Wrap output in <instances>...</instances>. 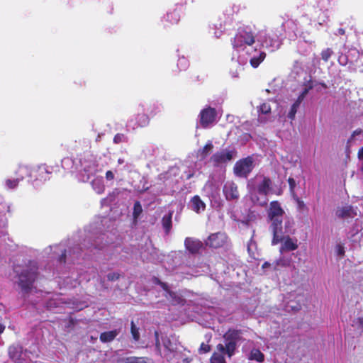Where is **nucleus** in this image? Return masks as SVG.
<instances>
[{
    "instance_id": "c756f323",
    "label": "nucleus",
    "mask_w": 363,
    "mask_h": 363,
    "mask_svg": "<svg viewBox=\"0 0 363 363\" xmlns=\"http://www.w3.org/2000/svg\"><path fill=\"white\" fill-rule=\"evenodd\" d=\"M167 21H169L172 23H177L179 21V12L174 11L172 13H169L167 15Z\"/></svg>"
},
{
    "instance_id": "7ed1b4c3",
    "label": "nucleus",
    "mask_w": 363,
    "mask_h": 363,
    "mask_svg": "<svg viewBox=\"0 0 363 363\" xmlns=\"http://www.w3.org/2000/svg\"><path fill=\"white\" fill-rule=\"evenodd\" d=\"M271 180L264 176H257L250 181L249 186L250 196L252 203L259 206L267 204L268 199L267 195L271 192Z\"/></svg>"
},
{
    "instance_id": "473e14b6",
    "label": "nucleus",
    "mask_w": 363,
    "mask_h": 363,
    "mask_svg": "<svg viewBox=\"0 0 363 363\" xmlns=\"http://www.w3.org/2000/svg\"><path fill=\"white\" fill-rule=\"evenodd\" d=\"M213 144L211 142H208L202 149L201 153L203 157H206L207 155H208L213 150Z\"/></svg>"
},
{
    "instance_id": "ddd939ff",
    "label": "nucleus",
    "mask_w": 363,
    "mask_h": 363,
    "mask_svg": "<svg viewBox=\"0 0 363 363\" xmlns=\"http://www.w3.org/2000/svg\"><path fill=\"white\" fill-rule=\"evenodd\" d=\"M223 192L228 200L235 199L238 197V188L233 182H226L223 187Z\"/></svg>"
},
{
    "instance_id": "dca6fc26",
    "label": "nucleus",
    "mask_w": 363,
    "mask_h": 363,
    "mask_svg": "<svg viewBox=\"0 0 363 363\" xmlns=\"http://www.w3.org/2000/svg\"><path fill=\"white\" fill-rule=\"evenodd\" d=\"M336 216L339 218L353 217L356 213L352 207L346 206L340 207L336 210Z\"/></svg>"
},
{
    "instance_id": "9d476101",
    "label": "nucleus",
    "mask_w": 363,
    "mask_h": 363,
    "mask_svg": "<svg viewBox=\"0 0 363 363\" xmlns=\"http://www.w3.org/2000/svg\"><path fill=\"white\" fill-rule=\"evenodd\" d=\"M226 239V235L223 233H214L208 238L206 245L212 247H220L225 244Z\"/></svg>"
},
{
    "instance_id": "9b49d317",
    "label": "nucleus",
    "mask_w": 363,
    "mask_h": 363,
    "mask_svg": "<svg viewBox=\"0 0 363 363\" xmlns=\"http://www.w3.org/2000/svg\"><path fill=\"white\" fill-rule=\"evenodd\" d=\"M49 174H50V171L45 164H40L33 167V177H35L36 179L46 180L48 179Z\"/></svg>"
},
{
    "instance_id": "1a4fd4ad",
    "label": "nucleus",
    "mask_w": 363,
    "mask_h": 363,
    "mask_svg": "<svg viewBox=\"0 0 363 363\" xmlns=\"http://www.w3.org/2000/svg\"><path fill=\"white\" fill-rule=\"evenodd\" d=\"M217 113L213 108L208 107L201 111L200 123L203 128H207L209 125L216 121Z\"/></svg>"
},
{
    "instance_id": "a211bd4d",
    "label": "nucleus",
    "mask_w": 363,
    "mask_h": 363,
    "mask_svg": "<svg viewBox=\"0 0 363 363\" xmlns=\"http://www.w3.org/2000/svg\"><path fill=\"white\" fill-rule=\"evenodd\" d=\"M294 220L292 218L286 217L284 221V230L280 232L279 235L284 234H293L294 233Z\"/></svg>"
},
{
    "instance_id": "423d86ee",
    "label": "nucleus",
    "mask_w": 363,
    "mask_h": 363,
    "mask_svg": "<svg viewBox=\"0 0 363 363\" xmlns=\"http://www.w3.org/2000/svg\"><path fill=\"white\" fill-rule=\"evenodd\" d=\"M254 167L253 160L251 157L240 160L233 168L234 173L240 177H246Z\"/></svg>"
},
{
    "instance_id": "e433bc0d",
    "label": "nucleus",
    "mask_w": 363,
    "mask_h": 363,
    "mask_svg": "<svg viewBox=\"0 0 363 363\" xmlns=\"http://www.w3.org/2000/svg\"><path fill=\"white\" fill-rule=\"evenodd\" d=\"M131 333H132L133 339L135 341H138L140 338V334L138 332V329L136 328L133 321L131 322Z\"/></svg>"
},
{
    "instance_id": "f3484780",
    "label": "nucleus",
    "mask_w": 363,
    "mask_h": 363,
    "mask_svg": "<svg viewBox=\"0 0 363 363\" xmlns=\"http://www.w3.org/2000/svg\"><path fill=\"white\" fill-rule=\"evenodd\" d=\"M203 191L208 196H215L218 191V187L213 181H208L203 186Z\"/></svg>"
},
{
    "instance_id": "ea45409f",
    "label": "nucleus",
    "mask_w": 363,
    "mask_h": 363,
    "mask_svg": "<svg viewBox=\"0 0 363 363\" xmlns=\"http://www.w3.org/2000/svg\"><path fill=\"white\" fill-rule=\"evenodd\" d=\"M335 252L337 255H339L340 257L344 256V255H345L344 246L340 244L337 245V246L335 247Z\"/></svg>"
},
{
    "instance_id": "aec40b11",
    "label": "nucleus",
    "mask_w": 363,
    "mask_h": 363,
    "mask_svg": "<svg viewBox=\"0 0 363 363\" xmlns=\"http://www.w3.org/2000/svg\"><path fill=\"white\" fill-rule=\"evenodd\" d=\"M191 206L194 211L197 213L203 211L206 207L205 203L197 196H194L191 201Z\"/></svg>"
},
{
    "instance_id": "6e6552de",
    "label": "nucleus",
    "mask_w": 363,
    "mask_h": 363,
    "mask_svg": "<svg viewBox=\"0 0 363 363\" xmlns=\"http://www.w3.org/2000/svg\"><path fill=\"white\" fill-rule=\"evenodd\" d=\"M279 242H281L279 250L281 253L296 250L298 247V240L295 238H291L289 235L281 236V235L279 234V241L275 245Z\"/></svg>"
},
{
    "instance_id": "f704fd0d",
    "label": "nucleus",
    "mask_w": 363,
    "mask_h": 363,
    "mask_svg": "<svg viewBox=\"0 0 363 363\" xmlns=\"http://www.w3.org/2000/svg\"><path fill=\"white\" fill-rule=\"evenodd\" d=\"M293 199L296 203L298 210L301 211L306 208V204L304 201L299 198L298 195L293 196Z\"/></svg>"
},
{
    "instance_id": "bb28decb",
    "label": "nucleus",
    "mask_w": 363,
    "mask_h": 363,
    "mask_svg": "<svg viewBox=\"0 0 363 363\" xmlns=\"http://www.w3.org/2000/svg\"><path fill=\"white\" fill-rule=\"evenodd\" d=\"M136 121L138 126H145L148 124L149 118L148 116L144 113L138 114L136 117Z\"/></svg>"
},
{
    "instance_id": "de8ad7c7",
    "label": "nucleus",
    "mask_w": 363,
    "mask_h": 363,
    "mask_svg": "<svg viewBox=\"0 0 363 363\" xmlns=\"http://www.w3.org/2000/svg\"><path fill=\"white\" fill-rule=\"evenodd\" d=\"M289 307H290L291 308V310H293V311H297L301 308V306L300 305H297V306L291 305Z\"/></svg>"
},
{
    "instance_id": "4be33fe9",
    "label": "nucleus",
    "mask_w": 363,
    "mask_h": 363,
    "mask_svg": "<svg viewBox=\"0 0 363 363\" xmlns=\"http://www.w3.org/2000/svg\"><path fill=\"white\" fill-rule=\"evenodd\" d=\"M165 291V296L167 297V300L172 302V304H177L180 303L182 301V298L177 295L174 292L168 291L167 289H164Z\"/></svg>"
},
{
    "instance_id": "cd10ccee",
    "label": "nucleus",
    "mask_w": 363,
    "mask_h": 363,
    "mask_svg": "<svg viewBox=\"0 0 363 363\" xmlns=\"http://www.w3.org/2000/svg\"><path fill=\"white\" fill-rule=\"evenodd\" d=\"M257 111L259 114H269L271 112V106L268 102H264L257 108Z\"/></svg>"
},
{
    "instance_id": "20e7f679",
    "label": "nucleus",
    "mask_w": 363,
    "mask_h": 363,
    "mask_svg": "<svg viewBox=\"0 0 363 363\" xmlns=\"http://www.w3.org/2000/svg\"><path fill=\"white\" fill-rule=\"evenodd\" d=\"M284 211L278 201H272L270 203L268 209V217L272 222V228L274 233L272 244L275 245L279 241V233L282 228V217Z\"/></svg>"
},
{
    "instance_id": "f03ea898",
    "label": "nucleus",
    "mask_w": 363,
    "mask_h": 363,
    "mask_svg": "<svg viewBox=\"0 0 363 363\" xmlns=\"http://www.w3.org/2000/svg\"><path fill=\"white\" fill-rule=\"evenodd\" d=\"M240 333L235 330H229L223 336L224 344H218L213 353L211 363H225V355L231 357L235 354Z\"/></svg>"
},
{
    "instance_id": "2f4dec72",
    "label": "nucleus",
    "mask_w": 363,
    "mask_h": 363,
    "mask_svg": "<svg viewBox=\"0 0 363 363\" xmlns=\"http://www.w3.org/2000/svg\"><path fill=\"white\" fill-rule=\"evenodd\" d=\"M352 325L359 332H363V318H358L354 320Z\"/></svg>"
},
{
    "instance_id": "0eeeda50",
    "label": "nucleus",
    "mask_w": 363,
    "mask_h": 363,
    "mask_svg": "<svg viewBox=\"0 0 363 363\" xmlns=\"http://www.w3.org/2000/svg\"><path fill=\"white\" fill-rule=\"evenodd\" d=\"M236 157V151L235 150H223L215 153L211 157V162L214 166H220L225 164Z\"/></svg>"
},
{
    "instance_id": "5701e85b",
    "label": "nucleus",
    "mask_w": 363,
    "mask_h": 363,
    "mask_svg": "<svg viewBox=\"0 0 363 363\" xmlns=\"http://www.w3.org/2000/svg\"><path fill=\"white\" fill-rule=\"evenodd\" d=\"M118 335L116 330L108 331L103 333L100 336V340L104 342H107L113 340Z\"/></svg>"
},
{
    "instance_id": "a18cd8bd",
    "label": "nucleus",
    "mask_w": 363,
    "mask_h": 363,
    "mask_svg": "<svg viewBox=\"0 0 363 363\" xmlns=\"http://www.w3.org/2000/svg\"><path fill=\"white\" fill-rule=\"evenodd\" d=\"M118 277H119V275L116 273L109 274L108 275V279L109 280H115V279H118Z\"/></svg>"
},
{
    "instance_id": "09e8293b",
    "label": "nucleus",
    "mask_w": 363,
    "mask_h": 363,
    "mask_svg": "<svg viewBox=\"0 0 363 363\" xmlns=\"http://www.w3.org/2000/svg\"><path fill=\"white\" fill-rule=\"evenodd\" d=\"M121 137L120 135H116L113 139L114 142L116 143H118L121 140Z\"/></svg>"
},
{
    "instance_id": "37998d69",
    "label": "nucleus",
    "mask_w": 363,
    "mask_h": 363,
    "mask_svg": "<svg viewBox=\"0 0 363 363\" xmlns=\"http://www.w3.org/2000/svg\"><path fill=\"white\" fill-rule=\"evenodd\" d=\"M106 179L108 181L113 180L114 179V174L111 171H107L106 173Z\"/></svg>"
},
{
    "instance_id": "39448f33",
    "label": "nucleus",
    "mask_w": 363,
    "mask_h": 363,
    "mask_svg": "<svg viewBox=\"0 0 363 363\" xmlns=\"http://www.w3.org/2000/svg\"><path fill=\"white\" fill-rule=\"evenodd\" d=\"M36 277V272L34 269H23L18 277L19 287L23 293L29 292L33 287V284Z\"/></svg>"
},
{
    "instance_id": "3c124183",
    "label": "nucleus",
    "mask_w": 363,
    "mask_h": 363,
    "mask_svg": "<svg viewBox=\"0 0 363 363\" xmlns=\"http://www.w3.org/2000/svg\"><path fill=\"white\" fill-rule=\"evenodd\" d=\"M221 33H222V31H221V30L216 31V32L214 33V35H215L216 38H219V36L221 35Z\"/></svg>"
},
{
    "instance_id": "c9c22d12",
    "label": "nucleus",
    "mask_w": 363,
    "mask_h": 363,
    "mask_svg": "<svg viewBox=\"0 0 363 363\" xmlns=\"http://www.w3.org/2000/svg\"><path fill=\"white\" fill-rule=\"evenodd\" d=\"M171 216H164L162 218V225L167 232H168L171 228Z\"/></svg>"
},
{
    "instance_id": "49530a36",
    "label": "nucleus",
    "mask_w": 363,
    "mask_h": 363,
    "mask_svg": "<svg viewBox=\"0 0 363 363\" xmlns=\"http://www.w3.org/2000/svg\"><path fill=\"white\" fill-rule=\"evenodd\" d=\"M358 157L359 160H363V147L358 152Z\"/></svg>"
},
{
    "instance_id": "6e6d98bb",
    "label": "nucleus",
    "mask_w": 363,
    "mask_h": 363,
    "mask_svg": "<svg viewBox=\"0 0 363 363\" xmlns=\"http://www.w3.org/2000/svg\"><path fill=\"white\" fill-rule=\"evenodd\" d=\"M278 195L281 194V191H279L277 193Z\"/></svg>"
},
{
    "instance_id": "393cba45",
    "label": "nucleus",
    "mask_w": 363,
    "mask_h": 363,
    "mask_svg": "<svg viewBox=\"0 0 363 363\" xmlns=\"http://www.w3.org/2000/svg\"><path fill=\"white\" fill-rule=\"evenodd\" d=\"M20 348L16 347H11L9 348V355L10 357L17 363H21L18 362L19 358L21 357V352L20 351Z\"/></svg>"
},
{
    "instance_id": "4c0bfd02",
    "label": "nucleus",
    "mask_w": 363,
    "mask_h": 363,
    "mask_svg": "<svg viewBox=\"0 0 363 363\" xmlns=\"http://www.w3.org/2000/svg\"><path fill=\"white\" fill-rule=\"evenodd\" d=\"M356 66L360 72H363V53L359 54L358 58L356 60Z\"/></svg>"
},
{
    "instance_id": "6ab92c4d",
    "label": "nucleus",
    "mask_w": 363,
    "mask_h": 363,
    "mask_svg": "<svg viewBox=\"0 0 363 363\" xmlns=\"http://www.w3.org/2000/svg\"><path fill=\"white\" fill-rule=\"evenodd\" d=\"M248 359L262 363L264 360V355L259 350L254 348L250 351Z\"/></svg>"
},
{
    "instance_id": "8fccbe9b",
    "label": "nucleus",
    "mask_w": 363,
    "mask_h": 363,
    "mask_svg": "<svg viewBox=\"0 0 363 363\" xmlns=\"http://www.w3.org/2000/svg\"><path fill=\"white\" fill-rule=\"evenodd\" d=\"M270 266H271V264H270V263H269V262H264V263L262 264V268H263V269H266V268H267V267H270Z\"/></svg>"
},
{
    "instance_id": "5fc2aeb1",
    "label": "nucleus",
    "mask_w": 363,
    "mask_h": 363,
    "mask_svg": "<svg viewBox=\"0 0 363 363\" xmlns=\"http://www.w3.org/2000/svg\"><path fill=\"white\" fill-rule=\"evenodd\" d=\"M123 161L121 159H119V160H118V163H119V164H121V163H123Z\"/></svg>"
},
{
    "instance_id": "a19ab883",
    "label": "nucleus",
    "mask_w": 363,
    "mask_h": 363,
    "mask_svg": "<svg viewBox=\"0 0 363 363\" xmlns=\"http://www.w3.org/2000/svg\"><path fill=\"white\" fill-rule=\"evenodd\" d=\"M332 54V51L330 49H327L322 52V58L325 61H328Z\"/></svg>"
},
{
    "instance_id": "c85d7f7f",
    "label": "nucleus",
    "mask_w": 363,
    "mask_h": 363,
    "mask_svg": "<svg viewBox=\"0 0 363 363\" xmlns=\"http://www.w3.org/2000/svg\"><path fill=\"white\" fill-rule=\"evenodd\" d=\"M19 182L20 179L18 177L16 179H8L5 181V186L8 189H13L18 186Z\"/></svg>"
},
{
    "instance_id": "79ce46f5",
    "label": "nucleus",
    "mask_w": 363,
    "mask_h": 363,
    "mask_svg": "<svg viewBox=\"0 0 363 363\" xmlns=\"http://www.w3.org/2000/svg\"><path fill=\"white\" fill-rule=\"evenodd\" d=\"M200 351L203 353L208 352L210 351V346L205 343H202L200 347Z\"/></svg>"
},
{
    "instance_id": "a878e982",
    "label": "nucleus",
    "mask_w": 363,
    "mask_h": 363,
    "mask_svg": "<svg viewBox=\"0 0 363 363\" xmlns=\"http://www.w3.org/2000/svg\"><path fill=\"white\" fill-rule=\"evenodd\" d=\"M120 363H147L143 357H128L121 359Z\"/></svg>"
},
{
    "instance_id": "412c9836",
    "label": "nucleus",
    "mask_w": 363,
    "mask_h": 363,
    "mask_svg": "<svg viewBox=\"0 0 363 363\" xmlns=\"http://www.w3.org/2000/svg\"><path fill=\"white\" fill-rule=\"evenodd\" d=\"M91 185H92V187H93L94 190L97 194H101V193L104 192V189H105V186L104 184L103 178H101V177L95 178L92 181Z\"/></svg>"
},
{
    "instance_id": "603ef678",
    "label": "nucleus",
    "mask_w": 363,
    "mask_h": 363,
    "mask_svg": "<svg viewBox=\"0 0 363 363\" xmlns=\"http://www.w3.org/2000/svg\"><path fill=\"white\" fill-rule=\"evenodd\" d=\"M5 329V326L0 323V334H1Z\"/></svg>"
},
{
    "instance_id": "f257e3e1",
    "label": "nucleus",
    "mask_w": 363,
    "mask_h": 363,
    "mask_svg": "<svg viewBox=\"0 0 363 363\" xmlns=\"http://www.w3.org/2000/svg\"><path fill=\"white\" fill-rule=\"evenodd\" d=\"M284 31L283 25L270 32L267 30H259L257 33L247 30L240 31L233 41V48L238 54L237 62L244 65L249 61L252 67H257L266 57V53L259 48L271 52L278 50Z\"/></svg>"
},
{
    "instance_id": "58836bf2",
    "label": "nucleus",
    "mask_w": 363,
    "mask_h": 363,
    "mask_svg": "<svg viewBox=\"0 0 363 363\" xmlns=\"http://www.w3.org/2000/svg\"><path fill=\"white\" fill-rule=\"evenodd\" d=\"M188 60L185 57L179 58L178 60V66L181 69H185L188 67Z\"/></svg>"
},
{
    "instance_id": "72a5a7b5",
    "label": "nucleus",
    "mask_w": 363,
    "mask_h": 363,
    "mask_svg": "<svg viewBox=\"0 0 363 363\" xmlns=\"http://www.w3.org/2000/svg\"><path fill=\"white\" fill-rule=\"evenodd\" d=\"M142 206L140 205V203L139 202H135V204H134V208H133V217L134 218H138V216L140 215V213H142Z\"/></svg>"
},
{
    "instance_id": "b1692460",
    "label": "nucleus",
    "mask_w": 363,
    "mask_h": 363,
    "mask_svg": "<svg viewBox=\"0 0 363 363\" xmlns=\"http://www.w3.org/2000/svg\"><path fill=\"white\" fill-rule=\"evenodd\" d=\"M288 183L292 197L294 196H297L298 190V182H296V181L294 179L289 177L288 179Z\"/></svg>"
},
{
    "instance_id": "2eb2a0df",
    "label": "nucleus",
    "mask_w": 363,
    "mask_h": 363,
    "mask_svg": "<svg viewBox=\"0 0 363 363\" xmlns=\"http://www.w3.org/2000/svg\"><path fill=\"white\" fill-rule=\"evenodd\" d=\"M16 177L21 180H23L26 177H33V168L31 169L28 165H19L16 171Z\"/></svg>"
},
{
    "instance_id": "f8f14e48",
    "label": "nucleus",
    "mask_w": 363,
    "mask_h": 363,
    "mask_svg": "<svg viewBox=\"0 0 363 363\" xmlns=\"http://www.w3.org/2000/svg\"><path fill=\"white\" fill-rule=\"evenodd\" d=\"M309 89L305 88L303 91L299 94L296 101L292 104L289 112L288 113V118L291 120H294L297 112V110L303 101L306 96L307 95Z\"/></svg>"
},
{
    "instance_id": "c03bdc74",
    "label": "nucleus",
    "mask_w": 363,
    "mask_h": 363,
    "mask_svg": "<svg viewBox=\"0 0 363 363\" xmlns=\"http://www.w3.org/2000/svg\"><path fill=\"white\" fill-rule=\"evenodd\" d=\"M241 70H242L241 67H239V68L236 69V70L235 72L231 71L230 72H231L233 77H238L239 76V74Z\"/></svg>"
},
{
    "instance_id": "7c9ffc66",
    "label": "nucleus",
    "mask_w": 363,
    "mask_h": 363,
    "mask_svg": "<svg viewBox=\"0 0 363 363\" xmlns=\"http://www.w3.org/2000/svg\"><path fill=\"white\" fill-rule=\"evenodd\" d=\"M290 264V260L285 259L284 257L280 258L279 259L277 260L274 264V269H277V267L282 266V267H286L289 266Z\"/></svg>"
},
{
    "instance_id": "4468645a",
    "label": "nucleus",
    "mask_w": 363,
    "mask_h": 363,
    "mask_svg": "<svg viewBox=\"0 0 363 363\" xmlns=\"http://www.w3.org/2000/svg\"><path fill=\"white\" fill-rule=\"evenodd\" d=\"M185 247L190 252L196 253L201 248L202 243L196 239L186 238L185 240Z\"/></svg>"
},
{
    "instance_id": "864d4df0",
    "label": "nucleus",
    "mask_w": 363,
    "mask_h": 363,
    "mask_svg": "<svg viewBox=\"0 0 363 363\" xmlns=\"http://www.w3.org/2000/svg\"><path fill=\"white\" fill-rule=\"evenodd\" d=\"M83 307L84 306H76L75 308L78 309V310H80V309L83 308Z\"/></svg>"
}]
</instances>
